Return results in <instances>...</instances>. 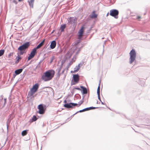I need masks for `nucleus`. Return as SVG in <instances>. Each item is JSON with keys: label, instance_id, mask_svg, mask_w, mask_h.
I'll list each match as a JSON object with an SVG mask.
<instances>
[{"label": "nucleus", "instance_id": "a211bd4d", "mask_svg": "<svg viewBox=\"0 0 150 150\" xmlns=\"http://www.w3.org/2000/svg\"><path fill=\"white\" fill-rule=\"evenodd\" d=\"M88 108H85L84 109H83L82 110H80L77 112L75 113L73 115V116L75 114L78 113L79 112H84L85 111H88Z\"/></svg>", "mask_w": 150, "mask_h": 150}, {"label": "nucleus", "instance_id": "f03ea898", "mask_svg": "<svg viewBox=\"0 0 150 150\" xmlns=\"http://www.w3.org/2000/svg\"><path fill=\"white\" fill-rule=\"evenodd\" d=\"M130 57L129 58V63L132 64L135 60L136 58V53L134 49H132L129 53Z\"/></svg>", "mask_w": 150, "mask_h": 150}, {"label": "nucleus", "instance_id": "aec40b11", "mask_svg": "<svg viewBox=\"0 0 150 150\" xmlns=\"http://www.w3.org/2000/svg\"><path fill=\"white\" fill-rule=\"evenodd\" d=\"M84 31V27L83 26L79 30V33L80 34V35H83V32Z\"/></svg>", "mask_w": 150, "mask_h": 150}, {"label": "nucleus", "instance_id": "a19ab883", "mask_svg": "<svg viewBox=\"0 0 150 150\" xmlns=\"http://www.w3.org/2000/svg\"><path fill=\"white\" fill-rule=\"evenodd\" d=\"M16 75V74H15H15H13V77L14 78L16 76V75Z\"/></svg>", "mask_w": 150, "mask_h": 150}, {"label": "nucleus", "instance_id": "5fc2aeb1", "mask_svg": "<svg viewBox=\"0 0 150 150\" xmlns=\"http://www.w3.org/2000/svg\"><path fill=\"white\" fill-rule=\"evenodd\" d=\"M104 45L103 46V47H104Z\"/></svg>", "mask_w": 150, "mask_h": 150}, {"label": "nucleus", "instance_id": "1a4fd4ad", "mask_svg": "<svg viewBox=\"0 0 150 150\" xmlns=\"http://www.w3.org/2000/svg\"><path fill=\"white\" fill-rule=\"evenodd\" d=\"M37 49L36 47L33 48L30 53V54L29 55L28 57V60H29L33 58L35 55L37 53Z\"/></svg>", "mask_w": 150, "mask_h": 150}, {"label": "nucleus", "instance_id": "f8f14e48", "mask_svg": "<svg viewBox=\"0 0 150 150\" xmlns=\"http://www.w3.org/2000/svg\"><path fill=\"white\" fill-rule=\"evenodd\" d=\"M56 42L55 40L52 41L50 45V47L51 49H54L56 46Z\"/></svg>", "mask_w": 150, "mask_h": 150}, {"label": "nucleus", "instance_id": "603ef678", "mask_svg": "<svg viewBox=\"0 0 150 150\" xmlns=\"http://www.w3.org/2000/svg\"><path fill=\"white\" fill-rule=\"evenodd\" d=\"M54 30H53V31L52 32V33L54 32Z\"/></svg>", "mask_w": 150, "mask_h": 150}, {"label": "nucleus", "instance_id": "393cba45", "mask_svg": "<svg viewBox=\"0 0 150 150\" xmlns=\"http://www.w3.org/2000/svg\"><path fill=\"white\" fill-rule=\"evenodd\" d=\"M83 102V101L82 100H80L79 102H78V103H74V104H76V106H77V107H79Z\"/></svg>", "mask_w": 150, "mask_h": 150}, {"label": "nucleus", "instance_id": "bb28decb", "mask_svg": "<svg viewBox=\"0 0 150 150\" xmlns=\"http://www.w3.org/2000/svg\"><path fill=\"white\" fill-rule=\"evenodd\" d=\"M4 50H0V57L4 53Z\"/></svg>", "mask_w": 150, "mask_h": 150}, {"label": "nucleus", "instance_id": "5701e85b", "mask_svg": "<svg viewBox=\"0 0 150 150\" xmlns=\"http://www.w3.org/2000/svg\"><path fill=\"white\" fill-rule=\"evenodd\" d=\"M43 44L42 42H41L36 47V49H37L41 48L43 45Z\"/></svg>", "mask_w": 150, "mask_h": 150}, {"label": "nucleus", "instance_id": "c9c22d12", "mask_svg": "<svg viewBox=\"0 0 150 150\" xmlns=\"http://www.w3.org/2000/svg\"><path fill=\"white\" fill-rule=\"evenodd\" d=\"M13 54V53H10L8 55V57L9 58Z\"/></svg>", "mask_w": 150, "mask_h": 150}, {"label": "nucleus", "instance_id": "ddd939ff", "mask_svg": "<svg viewBox=\"0 0 150 150\" xmlns=\"http://www.w3.org/2000/svg\"><path fill=\"white\" fill-rule=\"evenodd\" d=\"M80 87L82 89L83 94H86L87 93V88L86 87H85L83 86H81Z\"/></svg>", "mask_w": 150, "mask_h": 150}, {"label": "nucleus", "instance_id": "f257e3e1", "mask_svg": "<svg viewBox=\"0 0 150 150\" xmlns=\"http://www.w3.org/2000/svg\"><path fill=\"white\" fill-rule=\"evenodd\" d=\"M55 72L53 70L46 71L42 76L41 78L44 81H47L51 79L54 76Z\"/></svg>", "mask_w": 150, "mask_h": 150}, {"label": "nucleus", "instance_id": "9d476101", "mask_svg": "<svg viewBox=\"0 0 150 150\" xmlns=\"http://www.w3.org/2000/svg\"><path fill=\"white\" fill-rule=\"evenodd\" d=\"M68 24H72V23L75 24L76 23L77 20L74 17H71L68 19Z\"/></svg>", "mask_w": 150, "mask_h": 150}, {"label": "nucleus", "instance_id": "37998d69", "mask_svg": "<svg viewBox=\"0 0 150 150\" xmlns=\"http://www.w3.org/2000/svg\"><path fill=\"white\" fill-rule=\"evenodd\" d=\"M76 72H74V70L73 71H71V73H75Z\"/></svg>", "mask_w": 150, "mask_h": 150}, {"label": "nucleus", "instance_id": "7ed1b4c3", "mask_svg": "<svg viewBox=\"0 0 150 150\" xmlns=\"http://www.w3.org/2000/svg\"><path fill=\"white\" fill-rule=\"evenodd\" d=\"M64 103H65V104L64 105V107L68 109L74 108L75 106H76L77 105L73 103H67L66 100H64Z\"/></svg>", "mask_w": 150, "mask_h": 150}, {"label": "nucleus", "instance_id": "39448f33", "mask_svg": "<svg viewBox=\"0 0 150 150\" xmlns=\"http://www.w3.org/2000/svg\"><path fill=\"white\" fill-rule=\"evenodd\" d=\"M118 14L119 11L117 10L113 9L110 10V15L114 17L115 18H118Z\"/></svg>", "mask_w": 150, "mask_h": 150}, {"label": "nucleus", "instance_id": "de8ad7c7", "mask_svg": "<svg viewBox=\"0 0 150 150\" xmlns=\"http://www.w3.org/2000/svg\"><path fill=\"white\" fill-rule=\"evenodd\" d=\"M13 114V113H12L10 115H9V116H10V118H11V116L12 115V114Z\"/></svg>", "mask_w": 150, "mask_h": 150}, {"label": "nucleus", "instance_id": "09e8293b", "mask_svg": "<svg viewBox=\"0 0 150 150\" xmlns=\"http://www.w3.org/2000/svg\"><path fill=\"white\" fill-rule=\"evenodd\" d=\"M109 13H108L107 14V15H106V16H108V15H109Z\"/></svg>", "mask_w": 150, "mask_h": 150}, {"label": "nucleus", "instance_id": "423d86ee", "mask_svg": "<svg viewBox=\"0 0 150 150\" xmlns=\"http://www.w3.org/2000/svg\"><path fill=\"white\" fill-rule=\"evenodd\" d=\"M46 106L45 105H43L42 104H40L39 105L38 107V108L39 110L38 113L41 114H43L45 112Z\"/></svg>", "mask_w": 150, "mask_h": 150}, {"label": "nucleus", "instance_id": "f704fd0d", "mask_svg": "<svg viewBox=\"0 0 150 150\" xmlns=\"http://www.w3.org/2000/svg\"><path fill=\"white\" fill-rule=\"evenodd\" d=\"M82 36V35H80V34H79L78 39L79 40L81 39Z\"/></svg>", "mask_w": 150, "mask_h": 150}, {"label": "nucleus", "instance_id": "79ce46f5", "mask_svg": "<svg viewBox=\"0 0 150 150\" xmlns=\"http://www.w3.org/2000/svg\"><path fill=\"white\" fill-rule=\"evenodd\" d=\"M141 18V17L139 16H138L137 18V19H138Z\"/></svg>", "mask_w": 150, "mask_h": 150}, {"label": "nucleus", "instance_id": "864d4df0", "mask_svg": "<svg viewBox=\"0 0 150 150\" xmlns=\"http://www.w3.org/2000/svg\"><path fill=\"white\" fill-rule=\"evenodd\" d=\"M98 101H97V104H98Z\"/></svg>", "mask_w": 150, "mask_h": 150}, {"label": "nucleus", "instance_id": "ea45409f", "mask_svg": "<svg viewBox=\"0 0 150 150\" xmlns=\"http://www.w3.org/2000/svg\"><path fill=\"white\" fill-rule=\"evenodd\" d=\"M45 40L44 39L41 42L44 44Z\"/></svg>", "mask_w": 150, "mask_h": 150}, {"label": "nucleus", "instance_id": "4468645a", "mask_svg": "<svg viewBox=\"0 0 150 150\" xmlns=\"http://www.w3.org/2000/svg\"><path fill=\"white\" fill-rule=\"evenodd\" d=\"M81 64V63H79L78 64V65L76 66L75 67L74 69V72H76L79 71V69L80 68Z\"/></svg>", "mask_w": 150, "mask_h": 150}, {"label": "nucleus", "instance_id": "8fccbe9b", "mask_svg": "<svg viewBox=\"0 0 150 150\" xmlns=\"http://www.w3.org/2000/svg\"><path fill=\"white\" fill-rule=\"evenodd\" d=\"M26 65H24V68H25V67H26Z\"/></svg>", "mask_w": 150, "mask_h": 150}, {"label": "nucleus", "instance_id": "f3484780", "mask_svg": "<svg viewBox=\"0 0 150 150\" xmlns=\"http://www.w3.org/2000/svg\"><path fill=\"white\" fill-rule=\"evenodd\" d=\"M34 0H30V1H28L29 5L30 7L32 8H33V4L34 3Z\"/></svg>", "mask_w": 150, "mask_h": 150}, {"label": "nucleus", "instance_id": "2f4dec72", "mask_svg": "<svg viewBox=\"0 0 150 150\" xmlns=\"http://www.w3.org/2000/svg\"><path fill=\"white\" fill-rule=\"evenodd\" d=\"M97 94L98 95V99L100 101H101V100L100 96V93H97Z\"/></svg>", "mask_w": 150, "mask_h": 150}, {"label": "nucleus", "instance_id": "cd10ccee", "mask_svg": "<svg viewBox=\"0 0 150 150\" xmlns=\"http://www.w3.org/2000/svg\"><path fill=\"white\" fill-rule=\"evenodd\" d=\"M98 108V107H91L87 108H88V111L89 110H90L97 108Z\"/></svg>", "mask_w": 150, "mask_h": 150}, {"label": "nucleus", "instance_id": "412c9836", "mask_svg": "<svg viewBox=\"0 0 150 150\" xmlns=\"http://www.w3.org/2000/svg\"><path fill=\"white\" fill-rule=\"evenodd\" d=\"M16 60L15 61V63L17 64L19 62V60L21 59V58L19 55L18 54V56L16 57Z\"/></svg>", "mask_w": 150, "mask_h": 150}, {"label": "nucleus", "instance_id": "dca6fc26", "mask_svg": "<svg viewBox=\"0 0 150 150\" xmlns=\"http://www.w3.org/2000/svg\"><path fill=\"white\" fill-rule=\"evenodd\" d=\"M138 79V83L140 84L141 86L144 85V79Z\"/></svg>", "mask_w": 150, "mask_h": 150}, {"label": "nucleus", "instance_id": "49530a36", "mask_svg": "<svg viewBox=\"0 0 150 150\" xmlns=\"http://www.w3.org/2000/svg\"><path fill=\"white\" fill-rule=\"evenodd\" d=\"M100 102H101V103L102 104H103V105L104 104L103 103V102L101 101Z\"/></svg>", "mask_w": 150, "mask_h": 150}, {"label": "nucleus", "instance_id": "c85d7f7f", "mask_svg": "<svg viewBox=\"0 0 150 150\" xmlns=\"http://www.w3.org/2000/svg\"><path fill=\"white\" fill-rule=\"evenodd\" d=\"M100 83L99 84V85L98 87L97 90V93H100Z\"/></svg>", "mask_w": 150, "mask_h": 150}, {"label": "nucleus", "instance_id": "2eb2a0df", "mask_svg": "<svg viewBox=\"0 0 150 150\" xmlns=\"http://www.w3.org/2000/svg\"><path fill=\"white\" fill-rule=\"evenodd\" d=\"M22 71V69H19L15 70V73L16 74V75H18L20 74Z\"/></svg>", "mask_w": 150, "mask_h": 150}, {"label": "nucleus", "instance_id": "4be33fe9", "mask_svg": "<svg viewBox=\"0 0 150 150\" xmlns=\"http://www.w3.org/2000/svg\"><path fill=\"white\" fill-rule=\"evenodd\" d=\"M28 130L26 129L24 130L21 133V134L22 136H25L27 134L28 132Z\"/></svg>", "mask_w": 150, "mask_h": 150}, {"label": "nucleus", "instance_id": "b1692460", "mask_svg": "<svg viewBox=\"0 0 150 150\" xmlns=\"http://www.w3.org/2000/svg\"><path fill=\"white\" fill-rule=\"evenodd\" d=\"M66 25L65 24H64L63 25H61L60 27V29L61 30V31L63 32L64 31V28H66Z\"/></svg>", "mask_w": 150, "mask_h": 150}, {"label": "nucleus", "instance_id": "0eeeda50", "mask_svg": "<svg viewBox=\"0 0 150 150\" xmlns=\"http://www.w3.org/2000/svg\"><path fill=\"white\" fill-rule=\"evenodd\" d=\"M39 87V85L38 83L35 84L33 87L30 90V95L32 96L37 91Z\"/></svg>", "mask_w": 150, "mask_h": 150}, {"label": "nucleus", "instance_id": "a18cd8bd", "mask_svg": "<svg viewBox=\"0 0 150 150\" xmlns=\"http://www.w3.org/2000/svg\"><path fill=\"white\" fill-rule=\"evenodd\" d=\"M7 129L8 130V125L7 124Z\"/></svg>", "mask_w": 150, "mask_h": 150}, {"label": "nucleus", "instance_id": "7c9ffc66", "mask_svg": "<svg viewBox=\"0 0 150 150\" xmlns=\"http://www.w3.org/2000/svg\"><path fill=\"white\" fill-rule=\"evenodd\" d=\"M54 59V56L52 57L51 58V59H50V63H52V62H53Z\"/></svg>", "mask_w": 150, "mask_h": 150}, {"label": "nucleus", "instance_id": "3c124183", "mask_svg": "<svg viewBox=\"0 0 150 150\" xmlns=\"http://www.w3.org/2000/svg\"><path fill=\"white\" fill-rule=\"evenodd\" d=\"M42 62V61H40V62H39V64H40V63H41V62Z\"/></svg>", "mask_w": 150, "mask_h": 150}, {"label": "nucleus", "instance_id": "72a5a7b5", "mask_svg": "<svg viewBox=\"0 0 150 150\" xmlns=\"http://www.w3.org/2000/svg\"><path fill=\"white\" fill-rule=\"evenodd\" d=\"M80 42V40H77L76 42V43H75V45H77L78 44H79Z\"/></svg>", "mask_w": 150, "mask_h": 150}, {"label": "nucleus", "instance_id": "4c0bfd02", "mask_svg": "<svg viewBox=\"0 0 150 150\" xmlns=\"http://www.w3.org/2000/svg\"><path fill=\"white\" fill-rule=\"evenodd\" d=\"M7 99L6 98H4V105H5L6 103V100Z\"/></svg>", "mask_w": 150, "mask_h": 150}, {"label": "nucleus", "instance_id": "6e6552de", "mask_svg": "<svg viewBox=\"0 0 150 150\" xmlns=\"http://www.w3.org/2000/svg\"><path fill=\"white\" fill-rule=\"evenodd\" d=\"M30 45L29 42H27L20 46L18 48V50H25L28 49Z\"/></svg>", "mask_w": 150, "mask_h": 150}, {"label": "nucleus", "instance_id": "a878e982", "mask_svg": "<svg viewBox=\"0 0 150 150\" xmlns=\"http://www.w3.org/2000/svg\"><path fill=\"white\" fill-rule=\"evenodd\" d=\"M37 119V118L35 115H33L32 119V122H33L36 121Z\"/></svg>", "mask_w": 150, "mask_h": 150}, {"label": "nucleus", "instance_id": "473e14b6", "mask_svg": "<svg viewBox=\"0 0 150 150\" xmlns=\"http://www.w3.org/2000/svg\"><path fill=\"white\" fill-rule=\"evenodd\" d=\"M44 12H42V13H41V14H40V15L39 16V18H41V17H42L44 15Z\"/></svg>", "mask_w": 150, "mask_h": 150}, {"label": "nucleus", "instance_id": "9b49d317", "mask_svg": "<svg viewBox=\"0 0 150 150\" xmlns=\"http://www.w3.org/2000/svg\"><path fill=\"white\" fill-rule=\"evenodd\" d=\"M62 65V64L61 65V66L59 67H58L57 70V76L59 78V76L63 74V73H64V72L65 70V69H64L62 70V71L61 73H60V71L61 69Z\"/></svg>", "mask_w": 150, "mask_h": 150}, {"label": "nucleus", "instance_id": "58836bf2", "mask_svg": "<svg viewBox=\"0 0 150 150\" xmlns=\"http://www.w3.org/2000/svg\"><path fill=\"white\" fill-rule=\"evenodd\" d=\"M75 89L79 90H81L80 88L79 87H75Z\"/></svg>", "mask_w": 150, "mask_h": 150}, {"label": "nucleus", "instance_id": "6ab92c4d", "mask_svg": "<svg viewBox=\"0 0 150 150\" xmlns=\"http://www.w3.org/2000/svg\"><path fill=\"white\" fill-rule=\"evenodd\" d=\"M95 11H93L92 14L91 18H95L97 17V15L95 13Z\"/></svg>", "mask_w": 150, "mask_h": 150}, {"label": "nucleus", "instance_id": "c756f323", "mask_svg": "<svg viewBox=\"0 0 150 150\" xmlns=\"http://www.w3.org/2000/svg\"><path fill=\"white\" fill-rule=\"evenodd\" d=\"M19 51L20 55H22L24 52L25 50H19Z\"/></svg>", "mask_w": 150, "mask_h": 150}, {"label": "nucleus", "instance_id": "e433bc0d", "mask_svg": "<svg viewBox=\"0 0 150 150\" xmlns=\"http://www.w3.org/2000/svg\"><path fill=\"white\" fill-rule=\"evenodd\" d=\"M80 51V49H79L78 50V51L76 52V54H79V51Z\"/></svg>", "mask_w": 150, "mask_h": 150}, {"label": "nucleus", "instance_id": "20e7f679", "mask_svg": "<svg viewBox=\"0 0 150 150\" xmlns=\"http://www.w3.org/2000/svg\"><path fill=\"white\" fill-rule=\"evenodd\" d=\"M79 80V76L78 74H73V79L71 81V85H74L78 83Z\"/></svg>", "mask_w": 150, "mask_h": 150}, {"label": "nucleus", "instance_id": "c03bdc74", "mask_svg": "<svg viewBox=\"0 0 150 150\" xmlns=\"http://www.w3.org/2000/svg\"><path fill=\"white\" fill-rule=\"evenodd\" d=\"M71 62H69V66H70L71 65Z\"/></svg>", "mask_w": 150, "mask_h": 150}]
</instances>
